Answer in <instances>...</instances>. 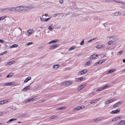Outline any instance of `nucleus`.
<instances>
[{"mask_svg": "<svg viewBox=\"0 0 125 125\" xmlns=\"http://www.w3.org/2000/svg\"><path fill=\"white\" fill-rule=\"evenodd\" d=\"M33 7L31 6H20L17 7H15V11H17L18 12L26 11L28 10L32 9Z\"/></svg>", "mask_w": 125, "mask_h": 125, "instance_id": "f257e3e1", "label": "nucleus"}, {"mask_svg": "<svg viewBox=\"0 0 125 125\" xmlns=\"http://www.w3.org/2000/svg\"><path fill=\"white\" fill-rule=\"evenodd\" d=\"M8 8H2L0 9V13L1 12H9Z\"/></svg>", "mask_w": 125, "mask_h": 125, "instance_id": "f03ea898", "label": "nucleus"}, {"mask_svg": "<svg viewBox=\"0 0 125 125\" xmlns=\"http://www.w3.org/2000/svg\"><path fill=\"white\" fill-rule=\"evenodd\" d=\"M120 108H118L117 109L113 110L110 113L111 114H117L120 112Z\"/></svg>", "mask_w": 125, "mask_h": 125, "instance_id": "7ed1b4c3", "label": "nucleus"}, {"mask_svg": "<svg viewBox=\"0 0 125 125\" xmlns=\"http://www.w3.org/2000/svg\"><path fill=\"white\" fill-rule=\"evenodd\" d=\"M32 83H31L28 86H26L22 90L23 91H24L25 90H26V91L30 90L31 88V86L30 85Z\"/></svg>", "mask_w": 125, "mask_h": 125, "instance_id": "20e7f679", "label": "nucleus"}, {"mask_svg": "<svg viewBox=\"0 0 125 125\" xmlns=\"http://www.w3.org/2000/svg\"><path fill=\"white\" fill-rule=\"evenodd\" d=\"M98 55L97 54H93L89 57V59L90 60H93L95 59L96 57H98Z\"/></svg>", "mask_w": 125, "mask_h": 125, "instance_id": "39448f33", "label": "nucleus"}, {"mask_svg": "<svg viewBox=\"0 0 125 125\" xmlns=\"http://www.w3.org/2000/svg\"><path fill=\"white\" fill-rule=\"evenodd\" d=\"M87 72V71L86 69L82 71H81L79 72L78 74L79 75H82L86 73Z\"/></svg>", "mask_w": 125, "mask_h": 125, "instance_id": "423d86ee", "label": "nucleus"}, {"mask_svg": "<svg viewBox=\"0 0 125 125\" xmlns=\"http://www.w3.org/2000/svg\"><path fill=\"white\" fill-rule=\"evenodd\" d=\"M122 102L120 101L116 103L113 106L114 107H115L119 106L122 104L123 103Z\"/></svg>", "mask_w": 125, "mask_h": 125, "instance_id": "0eeeda50", "label": "nucleus"}, {"mask_svg": "<svg viewBox=\"0 0 125 125\" xmlns=\"http://www.w3.org/2000/svg\"><path fill=\"white\" fill-rule=\"evenodd\" d=\"M121 13L122 12H121L118 11L116 12L115 13L112 14V15L113 16H118L119 15H120Z\"/></svg>", "mask_w": 125, "mask_h": 125, "instance_id": "6e6552de", "label": "nucleus"}, {"mask_svg": "<svg viewBox=\"0 0 125 125\" xmlns=\"http://www.w3.org/2000/svg\"><path fill=\"white\" fill-rule=\"evenodd\" d=\"M59 45V44H54L52 46H51L50 50H53L57 47Z\"/></svg>", "mask_w": 125, "mask_h": 125, "instance_id": "1a4fd4ad", "label": "nucleus"}, {"mask_svg": "<svg viewBox=\"0 0 125 125\" xmlns=\"http://www.w3.org/2000/svg\"><path fill=\"white\" fill-rule=\"evenodd\" d=\"M73 82L72 81H66L64 83L66 86H68L70 85Z\"/></svg>", "mask_w": 125, "mask_h": 125, "instance_id": "9d476101", "label": "nucleus"}, {"mask_svg": "<svg viewBox=\"0 0 125 125\" xmlns=\"http://www.w3.org/2000/svg\"><path fill=\"white\" fill-rule=\"evenodd\" d=\"M86 86V85L85 84H83L80 86H79L78 87V90H80L82 89H83V88L85 87Z\"/></svg>", "mask_w": 125, "mask_h": 125, "instance_id": "9b49d317", "label": "nucleus"}, {"mask_svg": "<svg viewBox=\"0 0 125 125\" xmlns=\"http://www.w3.org/2000/svg\"><path fill=\"white\" fill-rule=\"evenodd\" d=\"M9 11H15V7H12L9 8Z\"/></svg>", "mask_w": 125, "mask_h": 125, "instance_id": "f8f14e48", "label": "nucleus"}, {"mask_svg": "<svg viewBox=\"0 0 125 125\" xmlns=\"http://www.w3.org/2000/svg\"><path fill=\"white\" fill-rule=\"evenodd\" d=\"M35 99V98L34 97H33L31 98L28 99L27 101H26L25 102L26 103H27L28 102H29L31 101H32L33 100H34Z\"/></svg>", "mask_w": 125, "mask_h": 125, "instance_id": "ddd939ff", "label": "nucleus"}, {"mask_svg": "<svg viewBox=\"0 0 125 125\" xmlns=\"http://www.w3.org/2000/svg\"><path fill=\"white\" fill-rule=\"evenodd\" d=\"M125 125V121L122 120L119 122L118 124V125Z\"/></svg>", "mask_w": 125, "mask_h": 125, "instance_id": "4468645a", "label": "nucleus"}, {"mask_svg": "<svg viewBox=\"0 0 125 125\" xmlns=\"http://www.w3.org/2000/svg\"><path fill=\"white\" fill-rule=\"evenodd\" d=\"M14 84V83L13 82H10L6 83L4 84L5 86H8L10 85H13Z\"/></svg>", "mask_w": 125, "mask_h": 125, "instance_id": "2eb2a0df", "label": "nucleus"}, {"mask_svg": "<svg viewBox=\"0 0 125 125\" xmlns=\"http://www.w3.org/2000/svg\"><path fill=\"white\" fill-rule=\"evenodd\" d=\"M59 40H58L57 39L53 40H52L48 43V44H50L51 43H56L59 41Z\"/></svg>", "mask_w": 125, "mask_h": 125, "instance_id": "dca6fc26", "label": "nucleus"}, {"mask_svg": "<svg viewBox=\"0 0 125 125\" xmlns=\"http://www.w3.org/2000/svg\"><path fill=\"white\" fill-rule=\"evenodd\" d=\"M66 108V107L65 106H63L62 107H61L59 108L56 109V110H61L63 109H65Z\"/></svg>", "mask_w": 125, "mask_h": 125, "instance_id": "f3484780", "label": "nucleus"}, {"mask_svg": "<svg viewBox=\"0 0 125 125\" xmlns=\"http://www.w3.org/2000/svg\"><path fill=\"white\" fill-rule=\"evenodd\" d=\"M60 66L59 64H56L53 66V68L55 70L57 69Z\"/></svg>", "mask_w": 125, "mask_h": 125, "instance_id": "a211bd4d", "label": "nucleus"}, {"mask_svg": "<svg viewBox=\"0 0 125 125\" xmlns=\"http://www.w3.org/2000/svg\"><path fill=\"white\" fill-rule=\"evenodd\" d=\"M31 77H29L27 78L24 81V83L27 82L28 81L31 80Z\"/></svg>", "mask_w": 125, "mask_h": 125, "instance_id": "6ab92c4d", "label": "nucleus"}, {"mask_svg": "<svg viewBox=\"0 0 125 125\" xmlns=\"http://www.w3.org/2000/svg\"><path fill=\"white\" fill-rule=\"evenodd\" d=\"M49 29L50 31H52L53 29H54L53 27V26L52 24L48 28Z\"/></svg>", "mask_w": 125, "mask_h": 125, "instance_id": "aec40b11", "label": "nucleus"}, {"mask_svg": "<svg viewBox=\"0 0 125 125\" xmlns=\"http://www.w3.org/2000/svg\"><path fill=\"white\" fill-rule=\"evenodd\" d=\"M14 61H11L10 62H9L7 63L6 65V66H7L8 65H11V64H12L14 62Z\"/></svg>", "mask_w": 125, "mask_h": 125, "instance_id": "412c9836", "label": "nucleus"}, {"mask_svg": "<svg viewBox=\"0 0 125 125\" xmlns=\"http://www.w3.org/2000/svg\"><path fill=\"white\" fill-rule=\"evenodd\" d=\"M83 77H81L78 78H77L75 80L76 82H78L80 81L83 80Z\"/></svg>", "mask_w": 125, "mask_h": 125, "instance_id": "4be33fe9", "label": "nucleus"}, {"mask_svg": "<svg viewBox=\"0 0 125 125\" xmlns=\"http://www.w3.org/2000/svg\"><path fill=\"white\" fill-rule=\"evenodd\" d=\"M28 115L27 113H24L23 114H21L20 115V116L21 117H23L24 116H27Z\"/></svg>", "mask_w": 125, "mask_h": 125, "instance_id": "5701e85b", "label": "nucleus"}, {"mask_svg": "<svg viewBox=\"0 0 125 125\" xmlns=\"http://www.w3.org/2000/svg\"><path fill=\"white\" fill-rule=\"evenodd\" d=\"M17 120L16 118H12L9 120L7 122V123H10V122L12 121H14Z\"/></svg>", "mask_w": 125, "mask_h": 125, "instance_id": "b1692460", "label": "nucleus"}, {"mask_svg": "<svg viewBox=\"0 0 125 125\" xmlns=\"http://www.w3.org/2000/svg\"><path fill=\"white\" fill-rule=\"evenodd\" d=\"M115 69H112L109 70L107 72V74H109L110 73H112L115 71Z\"/></svg>", "mask_w": 125, "mask_h": 125, "instance_id": "393cba45", "label": "nucleus"}, {"mask_svg": "<svg viewBox=\"0 0 125 125\" xmlns=\"http://www.w3.org/2000/svg\"><path fill=\"white\" fill-rule=\"evenodd\" d=\"M104 46H103L102 44H101L97 45L96 46V48L98 49H100L102 48Z\"/></svg>", "mask_w": 125, "mask_h": 125, "instance_id": "a878e982", "label": "nucleus"}, {"mask_svg": "<svg viewBox=\"0 0 125 125\" xmlns=\"http://www.w3.org/2000/svg\"><path fill=\"white\" fill-rule=\"evenodd\" d=\"M110 85L109 84L108 85H106L102 87V88L103 90L107 88V87L109 86Z\"/></svg>", "mask_w": 125, "mask_h": 125, "instance_id": "bb28decb", "label": "nucleus"}, {"mask_svg": "<svg viewBox=\"0 0 125 125\" xmlns=\"http://www.w3.org/2000/svg\"><path fill=\"white\" fill-rule=\"evenodd\" d=\"M13 75V73H10L6 77L8 78L11 77Z\"/></svg>", "mask_w": 125, "mask_h": 125, "instance_id": "cd10ccee", "label": "nucleus"}, {"mask_svg": "<svg viewBox=\"0 0 125 125\" xmlns=\"http://www.w3.org/2000/svg\"><path fill=\"white\" fill-rule=\"evenodd\" d=\"M18 45H17L16 44H14V45H13L11 46H10V48H16L18 47Z\"/></svg>", "mask_w": 125, "mask_h": 125, "instance_id": "c85d7f7f", "label": "nucleus"}, {"mask_svg": "<svg viewBox=\"0 0 125 125\" xmlns=\"http://www.w3.org/2000/svg\"><path fill=\"white\" fill-rule=\"evenodd\" d=\"M120 118V117H116L115 118L113 119L112 120V121H115L116 120H117L118 119V118Z\"/></svg>", "mask_w": 125, "mask_h": 125, "instance_id": "c756f323", "label": "nucleus"}, {"mask_svg": "<svg viewBox=\"0 0 125 125\" xmlns=\"http://www.w3.org/2000/svg\"><path fill=\"white\" fill-rule=\"evenodd\" d=\"M123 52V50H121L117 52V55H120L122 54Z\"/></svg>", "mask_w": 125, "mask_h": 125, "instance_id": "7c9ffc66", "label": "nucleus"}, {"mask_svg": "<svg viewBox=\"0 0 125 125\" xmlns=\"http://www.w3.org/2000/svg\"><path fill=\"white\" fill-rule=\"evenodd\" d=\"M75 47H76L75 46H72L69 49V51H71L73 50L74 49Z\"/></svg>", "mask_w": 125, "mask_h": 125, "instance_id": "2f4dec72", "label": "nucleus"}, {"mask_svg": "<svg viewBox=\"0 0 125 125\" xmlns=\"http://www.w3.org/2000/svg\"><path fill=\"white\" fill-rule=\"evenodd\" d=\"M33 31V30H30L28 31V32L29 34H31L32 33Z\"/></svg>", "mask_w": 125, "mask_h": 125, "instance_id": "473e14b6", "label": "nucleus"}, {"mask_svg": "<svg viewBox=\"0 0 125 125\" xmlns=\"http://www.w3.org/2000/svg\"><path fill=\"white\" fill-rule=\"evenodd\" d=\"M44 16V15H43L40 17V21L42 22H43L44 21H45V20L43 18V16Z\"/></svg>", "mask_w": 125, "mask_h": 125, "instance_id": "72a5a7b5", "label": "nucleus"}, {"mask_svg": "<svg viewBox=\"0 0 125 125\" xmlns=\"http://www.w3.org/2000/svg\"><path fill=\"white\" fill-rule=\"evenodd\" d=\"M106 59H104L101 60L99 61H100V64L102 63L103 62H104L105 61H106Z\"/></svg>", "mask_w": 125, "mask_h": 125, "instance_id": "f704fd0d", "label": "nucleus"}, {"mask_svg": "<svg viewBox=\"0 0 125 125\" xmlns=\"http://www.w3.org/2000/svg\"><path fill=\"white\" fill-rule=\"evenodd\" d=\"M101 119H100V118H96L94 120V121L95 122H96L100 120Z\"/></svg>", "mask_w": 125, "mask_h": 125, "instance_id": "c9c22d12", "label": "nucleus"}, {"mask_svg": "<svg viewBox=\"0 0 125 125\" xmlns=\"http://www.w3.org/2000/svg\"><path fill=\"white\" fill-rule=\"evenodd\" d=\"M57 116L56 115H53L50 118L51 119H53L56 118Z\"/></svg>", "mask_w": 125, "mask_h": 125, "instance_id": "e433bc0d", "label": "nucleus"}, {"mask_svg": "<svg viewBox=\"0 0 125 125\" xmlns=\"http://www.w3.org/2000/svg\"><path fill=\"white\" fill-rule=\"evenodd\" d=\"M102 90H103L102 87H100L99 89H97L96 90V92H98L99 91H101Z\"/></svg>", "mask_w": 125, "mask_h": 125, "instance_id": "4c0bfd02", "label": "nucleus"}, {"mask_svg": "<svg viewBox=\"0 0 125 125\" xmlns=\"http://www.w3.org/2000/svg\"><path fill=\"white\" fill-rule=\"evenodd\" d=\"M108 101L109 103H111L114 101V99H110V100H108Z\"/></svg>", "mask_w": 125, "mask_h": 125, "instance_id": "58836bf2", "label": "nucleus"}, {"mask_svg": "<svg viewBox=\"0 0 125 125\" xmlns=\"http://www.w3.org/2000/svg\"><path fill=\"white\" fill-rule=\"evenodd\" d=\"M81 109L80 106H79L77 108L74 109V110H76V111L79 110ZM74 111L75 110H74Z\"/></svg>", "mask_w": 125, "mask_h": 125, "instance_id": "ea45409f", "label": "nucleus"}, {"mask_svg": "<svg viewBox=\"0 0 125 125\" xmlns=\"http://www.w3.org/2000/svg\"><path fill=\"white\" fill-rule=\"evenodd\" d=\"M9 100H3V103H4V104H5V103H6L7 102H8V101Z\"/></svg>", "mask_w": 125, "mask_h": 125, "instance_id": "a19ab883", "label": "nucleus"}, {"mask_svg": "<svg viewBox=\"0 0 125 125\" xmlns=\"http://www.w3.org/2000/svg\"><path fill=\"white\" fill-rule=\"evenodd\" d=\"M112 2H116L118 3H119L120 1H117L116 0H113L112 1H111Z\"/></svg>", "mask_w": 125, "mask_h": 125, "instance_id": "79ce46f5", "label": "nucleus"}, {"mask_svg": "<svg viewBox=\"0 0 125 125\" xmlns=\"http://www.w3.org/2000/svg\"><path fill=\"white\" fill-rule=\"evenodd\" d=\"M92 63V62H91L90 61H88V62H87L86 64H87V65H89V64H90Z\"/></svg>", "mask_w": 125, "mask_h": 125, "instance_id": "37998d69", "label": "nucleus"}, {"mask_svg": "<svg viewBox=\"0 0 125 125\" xmlns=\"http://www.w3.org/2000/svg\"><path fill=\"white\" fill-rule=\"evenodd\" d=\"M11 21H12V22H11V23L12 24H14L15 23V20L14 19H12L11 20Z\"/></svg>", "mask_w": 125, "mask_h": 125, "instance_id": "c03bdc74", "label": "nucleus"}, {"mask_svg": "<svg viewBox=\"0 0 125 125\" xmlns=\"http://www.w3.org/2000/svg\"><path fill=\"white\" fill-rule=\"evenodd\" d=\"M96 102V101H94V100H93V101H91L90 102V103L91 104H93L95 103Z\"/></svg>", "mask_w": 125, "mask_h": 125, "instance_id": "a18cd8bd", "label": "nucleus"}, {"mask_svg": "<svg viewBox=\"0 0 125 125\" xmlns=\"http://www.w3.org/2000/svg\"><path fill=\"white\" fill-rule=\"evenodd\" d=\"M51 18V17H50L49 18H47V19H46L45 20V21H48V20H50Z\"/></svg>", "mask_w": 125, "mask_h": 125, "instance_id": "49530a36", "label": "nucleus"}, {"mask_svg": "<svg viewBox=\"0 0 125 125\" xmlns=\"http://www.w3.org/2000/svg\"><path fill=\"white\" fill-rule=\"evenodd\" d=\"M84 43V42L83 40L80 43V44L81 45H83Z\"/></svg>", "mask_w": 125, "mask_h": 125, "instance_id": "de8ad7c7", "label": "nucleus"}, {"mask_svg": "<svg viewBox=\"0 0 125 125\" xmlns=\"http://www.w3.org/2000/svg\"><path fill=\"white\" fill-rule=\"evenodd\" d=\"M113 42L112 41H109L108 42V44L109 45H110L113 43Z\"/></svg>", "mask_w": 125, "mask_h": 125, "instance_id": "09e8293b", "label": "nucleus"}, {"mask_svg": "<svg viewBox=\"0 0 125 125\" xmlns=\"http://www.w3.org/2000/svg\"><path fill=\"white\" fill-rule=\"evenodd\" d=\"M33 43L32 42H29L27 43V45L28 46H29V45L32 44Z\"/></svg>", "mask_w": 125, "mask_h": 125, "instance_id": "8fccbe9b", "label": "nucleus"}, {"mask_svg": "<svg viewBox=\"0 0 125 125\" xmlns=\"http://www.w3.org/2000/svg\"><path fill=\"white\" fill-rule=\"evenodd\" d=\"M95 92H93L92 93L89 94L90 96H91V94L92 95L94 94H95Z\"/></svg>", "mask_w": 125, "mask_h": 125, "instance_id": "3c124183", "label": "nucleus"}, {"mask_svg": "<svg viewBox=\"0 0 125 125\" xmlns=\"http://www.w3.org/2000/svg\"><path fill=\"white\" fill-rule=\"evenodd\" d=\"M119 3H120L121 4H123V5H125V2L124 1H120Z\"/></svg>", "mask_w": 125, "mask_h": 125, "instance_id": "603ef678", "label": "nucleus"}, {"mask_svg": "<svg viewBox=\"0 0 125 125\" xmlns=\"http://www.w3.org/2000/svg\"><path fill=\"white\" fill-rule=\"evenodd\" d=\"M80 109H83V108H84L85 107V106L83 105L81 106H80Z\"/></svg>", "mask_w": 125, "mask_h": 125, "instance_id": "864d4df0", "label": "nucleus"}, {"mask_svg": "<svg viewBox=\"0 0 125 125\" xmlns=\"http://www.w3.org/2000/svg\"><path fill=\"white\" fill-rule=\"evenodd\" d=\"M105 104H108L109 103V102L108 101V100L106 101L105 102Z\"/></svg>", "mask_w": 125, "mask_h": 125, "instance_id": "5fc2aeb1", "label": "nucleus"}, {"mask_svg": "<svg viewBox=\"0 0 125 125\" xmlns=\"http://www.w3.org/2000/svg\"><path fill=\"white\" fill-rule=\"evenodd\" d=\"M3 18V16L0 18V21H2L4 19Z\"/></svg>", "mask_w": 125, "mask_h": 125, "instance_id": "6e6d98bb", "label": "nucleus"}, {"mask_svg": "<svg viewBox=\"0 0 125 125\" xmlns=\"http://www.w3.org/2000/svg\"><path fill=\"white\" fill-rule=\"evenodd\" d=\"M3 102V100L0 101V104H4Z\"/></svg>", "mask_w": 125, "mask_h": 125, "instance_id": "4d7b16f0", "label": "nucleus"}, {"mask_svg": "<svg viewBox=\"0 0 125 125\" xmlns=\"http://www.w3.org/2000/svg\"><path fill=\"white\" fill-rule=\"evenodd\" d=\"M3 19H5V20H6V18H7V17L6 16H3Z\"/></svg>", "mask_w": 125, "mask_h": 125, "instance_id": "13d9d810", "label": "nucleus"}, {"mask_svg": "<svg viewBox=\"0 0 125 125\" xmlns=\"http://www.w3.org/2000/svg\"><path fill=\"white\" fill-rule=\"evenodd\" d=\"M4 42V41H3V40H1L0 39V42L1 43H3Z\"/></svg>", "mask_w": 125, "mask_h": 125, "instance_id": "bf43d9fd", "label": "nucleus"}, {"mask_svg": "<svg viewBox=\"0 0 125 125\" xmlns=\"http://www.w3.org/2000/svg\"><path fill=\"white\" fill-rule=\"evenodd\" d=\"M59 2L60 3H63V0H59Z\"/></svg>", "mask_w": 125, "mask_h": 125, "instance_id": "052dcab7", "label": "nucleus"}, {"mask_svg": "<svg viewBox=\"0 0 125 125\" xmlns=\"http://www.w3.org/2000/svg\"><path fill=\"white\" fill-rule=\"evenodd\" d=\"M113 37L112 36H108L107 37V38H112Z\"/></svg>", "mask_w": 125, "mask_h": 125, "instance_id": "680f3d73", "label": "nucleus"}, {"mask_svg": "<svg viewBox=\"0 0 125 125\" xmlns=\"http://www.w3.org/2000/svg\"><path fill=\"white\" fill-rule=\"evenodd\" d=\"M7 51H5L4 52H3V54H4L6 53H7Z\"/></svg>", "mask_w": 125, "mask_h": 125, "instance_id": "e2e57ef3", "label": "nucleus"}, {"mask_svg": "<svg viewBox=\"0 0 125 125\" xmlns=\"http://www.w3.org/2000/svg\"><path fill=\"white\" fill-rule=\"evenodd\" d=\"M107 22H106V23H104V24H103V25L104 26V27H106V26H105V24H107Z\"/></svg>", "mask_w": 125, "mask_h": 125, "instance_id": "0e129e2a", "label": "nucleus"}, {"mask_svg": "<svg viewBox=\"0 0 125 125\" xmlns=\"http://www.w3.org/2000/svg\"><path fill=\"white\" fill-rule=\"evenodd\" d=\"M123 62L124 63H125V59H124L123 60Z\"/></svg>", "mask_w": 125, "mask_h": 125, "instance_id": "69168bd1", "label": "nucleus"}, {"mask_svg": "<svg viewBox=\"0 0 125 125\" xmlns=\"http://www.w3.org/2000/svg\"><path fill=\"white\" fill-rule=\"evenodd\" d=\"M96 39V38H93V39H91V40H92V41H93V40H95V39Z\"/></svg>", "mask_w": 125, "mask_h": 125, "instance_id": "338daca9", "label": "nucleus"}, {"mask_svg": "<svg viewBox=\"0 0 125 125\" xmlns=\"http://www.w3.org/2000/svg\"><path fill=\"white\" fill-rule=\"evenodd\" d=\"M122 73H124L125 72V69L122 71Z\"/></svg>", "mask_w": 125, "mask_h": 125, "instance_id": "774afa93", "label": "nucleus"}]
</instances>
